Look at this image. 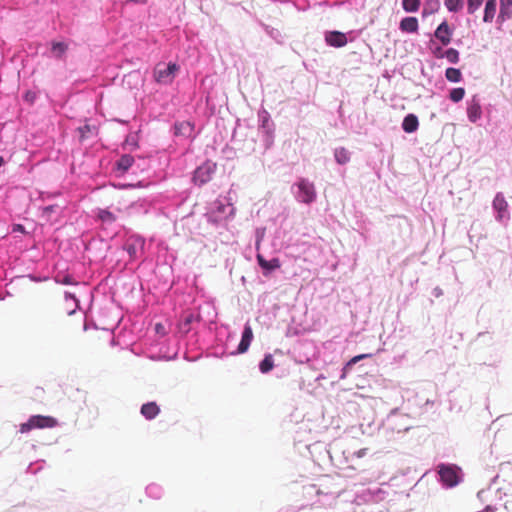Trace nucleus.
Instances as JSON below:
<instances>
[{
    "label": "nucleus",
    "mask_w": 512,
    "mask_h": 512,
    "mask_svg": "<svg viewBox=\"0 0 512 512\" xmlns=\"http://www.w3.org/2000/svg\"><path fill=\"white\" fill-rule=\"evenodd\" d=\"M419 127V121L416 115L408 114L402 122V128L406 133H413Z\"/></svg>",
    "instance_id": "ddd939ff"
},
{
    "label": "nucleus",
    "mask_w": 512,
    "mask_h": 512,
    "mask_svg": "<svg viewBox=\"0 0 512 512\" xmlns=\"http://www.w3.org/2000/svg\"><path fill=\"white\" fill-rule=\"evenodd\" d=\"M252 339H253L252 328L249 324H246L244 327L243 333H242L241 341L238 345V349H237L238 353H245L248 350Z\"/></svg>",
    "instance_id": "1a4fd4ad"
},
{
    "label": "nucleus",
    "mask_w": 512,
    "mask_h": 512,
    "mask_svg": "<svg viewBox=\"0 0 512 512\" xmlns=\"http://www.w3.org/2000/svg\"><path fill=\"white\" fill-rule=\"evenodd\" d=\"M482 114L479 103L472 101L467 108V116L471 122H476Z\"/></svg>",
    "instance_id": "2eb2a0df"
},
{
    "label": "nucleus",
    "mask_w": 512,
    "mask_h": 512,
    "mask_svg": "<svg viewBox=\"0 0 512 512\" xmlns=\"http://www.w3.org/2000/svg\"><path fill=\"white\" fill-rule=\"evenodd\" d=\"M179 71V66L176 63H158L153 72L154 79L159 84H171Z\"/></svg>",
    "instance_id": "f257e3e1"
},
{
    "label": "nucleus",
    "mask_w": 512,
    "mask_h": 512,
    "mask_svg": "<svg viewBox=\"0 0 512 512\" xmlns=\"http://www.w3.org/2000/svg\"><path fill=\"white\" fill-rule=\"evenodd\" d=\"M145 241L137 235H132L127 238L124 244V250L128 253L130 260L138 259L144 249Z\"/></svg>",
    "instance_id": "7ed1b4c3"
},
{
    "label": "nucleus",
    "mask_w": 512,
    "mask_h": 512,
    "mask_svg": "<svg viewBox=\"0 0 512 512\" xmlns=\"http://www.w3.org/2000/svg\"><path fill=\"white\" fill-rule=\"evenodd\" d=\"M13 231H18V232H21V233H24L25 232V228L23 225L21 224H16L13 226Z\"/></svg>",
    "instance_id": "72a5a7b5"
},
{
    "label": "nucleus",
    "mask_w": 512,
    "mask_h": 512,
    "mask_svg": "<svg viewBox=\"0 0 512 512\" xmlns=\"http://www.w3.org/2000/svg\"><path fill=\"white\" fill-rule=\"evenodd\" d=\"M4 164V158L0 156V167Z\"/></svg>",
    "instance_id": "58836bf2"
},
{
    "label": "nucleus",
    "mask_w": 512,
    "mask_h": 512,
    "mask_svg": "<svg viewBox=\"0 0 512 512\" xmlns=\"http://www.w3.org/2000/svg\"><path fill=\"white\" fill-rule=\"evenodd\" d=\"M334 154L337 163L341 165L346 164L350 160L349 152L343 147L337 148Z\"/></svg>",
    "instance_id": "412c9836"
},
{
    "label": "nucleus",
    "mask_w": 512,
    "mask_h": 512,
    "mask_svg": "<svg viewBox=\"0 0 512 512\" xmlns=\"http://www.w3.org/2000/svg\"><path fill=\"white\" fill-rule=\"evenodd\" d=\"M511 6H512V0H501L499 17L502 18L503 20L505 18H510V16H511L510 7Z\"/></svg>",
    "instance_id": "4be33fe9"
},
{
    "label": "nucleus",
    "mask_w": 512,
    "mask_h": 512,
    "mask_svg": "<svg viewBox=\"0 0 512 512\" xmlns=\"http://www.w3.org/2000/svg\"><path fill=\"white\" fill-rule=\"evenodd\" d=\"M58 425L57 419L51 416L34 415L20 425V432L27 433L32 429L54 428Z\"/></svg>",
    "instance_id": "f03ea898"
},
{
    "label": "nucleus",
    "mask_w": 512,
    "mask_h": 512,
    "mask_svg": "<svg viewBox=\"0 0 512 512\" xmlns=\"http://www.w3.org/2000/svg\"><path fill=\"white\" fill-rule=\"evenodd\" d=\"M97 217L103 225H111L117 219L116 215L107 209H99Z\"/></svg>",
    "instance_id": "dca6fc26"
},
{
    "label": "nucleus",
    "mask_w": 512,
    "mask_h": 512,
    "mask_svg": "<svg viewBox=\"0 0 512 512\" xmlns=\"http://www.w3.org/2000/svg\"><path fill=\"white\" fill-rule=\"evenodd\" d=\"M465 96V90L464 88H454L450 91V94H449V98L451 99V101L457 103L459 101H461Z\"/></svg>",
    "instance_id": "a878e982"
},
{
    "label": "nucleus",
    "mask_w": 512,
    "mask_h": 512,
    "mask_svg": "<svg viewBox=\"0 0 512 512\" xmlns=\"http://www.w3.org/2000/svg\"><path fill=\"white\" fill-rule=\"evenodd\" d=\"M402 6L406 12H416L420 7V0H403Z\"/></svg>",
    "instance_id": "393cba45"
},
{
    "label": "nucleus",
    "mask_w": 512,
    "mask_h": 512,
    "mask_svg": "<svg viewBox=\"0 0 512 512\" xmlns=\"http://www.w3.org/2000/svg\"><path fill=\"white\" fill-rule=\"evenodd\" d=\"M57 282L65 284V285H74V284H76V281L70 275H64L62 278H60V276H58Z\"/></svg>",
    "instance_id": "c756f323"
},
{
    "label": "nucleus",
    "mask_w": 512,
    "mask_h": 512,
    "mask_svg": "<svg viewBox=\"0 0 512 512\" xmlns=\"http://www.w3.org/2000/svg\"><path fill=\"white\" fill-rule=\"evenodd\" d=\"M257 262L259 266L266 270L267 272H270L272 270L278 269L281 266L280 260L278 258H273L271 260H266L262 254L258 253L256 256Z\"/></svg>",
    "instance_id": "9b49d317"
},
{
    "label": "nucleus",
    "mask_w": 512,
    "mask_h": 512,
    "mask_svg": "<svg viewBox=\"0 0 512 512\" xmlns=\"http://www.w3.org/2000/svg\"><path fill=\"white\" fill-rule=\"evenodd\" d=\"M446 8L451 12L460 10L463 6V0H445Z\"/></svg>",
    "instance_id": "cd10ccee"
},
{
    "label": "nucleus",
    "mask_w": 512,
    "mask_h": 512,
    "mask_svg": "<svg viewBox=\"0 0 512 512\" xmlns=\"http://www.w3.org/2000/svg\"><path fill=\"white\" fill-rule=\"evenodd\" d=\"M259 245H260V242H259V241H257V243H256V248H257V249H259Z\"/></svg>",
    "instance_id": "ea45409f"
},
{
    "label": "nucleus",
    "mask_w": 512,
    "mask_h": 512,
    "mask_svg": "<svg viewBox=\"0 0 512 512\" xmlns=\"http://www.w3.org/2000/svg\"><path fill=\"white\" fill-rule=\"evenodd\" d=\"M418 20L416 17H405L400 22V29L403 32L414 33L418 31Z\"/></svg>",
    "instance_id": "4468645a"
},
{
    "label": "nucleus",
    "mask_w": 512,
    "mask_h": 512,
    "mask_svg": "<svg viewBox=\"0 0 512 512\" xmlns=\"http://www.w3.org/2000/svg\"><path fill=\"white\" fill-rule=\"evenodd\" d=\"M140 412L147 420H152L160 413V408L156 402L152 401L143 404Z\"/></svg>",
    "instance_id": "f8f14e48"
},
{
    "label": "nucleus",
    "mask_w": 512,
    "mask_h": 512,
    "mask_svg": "<svg viewBox=\"0 0 512 512\" xmlns=\"http://www.w3.org/2000/svg\"><path fill=\"white\" fill-rule=\"evenodd\" d=\"M445 77L450 82H459L462 79L461 71L457 68H447L445 71Z\"/></svg>",
    "instance_id": "aec40b11"
},
{
    "label": "nucleus",
    "mask_w": 512,
    "mask_h": 512,
    "mask_svg": "<svg viewBox=\"0 0 512 512\" xmlns=\"http://www.w3.org/2000/svg\"><path fill=\"white\" fill-rule=\"evenodd\" d=\"M365 357H367L366 354H361V355L354 356V359H356V361L358 362V361H360L361 359H363Z\"/></svg>",
    "instance_id": "c9c22d12"
},
{
    "label": "nucleus",
    "mask_w": 512,
    "mask_h": 512,
    "mask_svg": "<svg viewBox=\"0 0 512 512\" xmlns=\"http://www.w3.org/2000/svg\"><path fill=\"white\" fill-rule=\"evenodd\" d=\"M434 10L432 9L431 11H427V8L425 7L424 10H423V15H426V14H429V13H432Z\"/></svg>",
    "instance_id": "4c0bfd02"
},
{
    "label": "nucleus",
    "mask_w": 512,
    "mask_h": 512,
    "mask_svg": "<svg viewBox=\"0 0 512 512\" xmlns=\"http://www.w3.org/2000/svg\"><path fill=\"white\" fill-rule=\"evenodd\" d=\"M68 45L64 42H52V52L55 57L61 58L67 51Z\"/></svg>",
    "instance_id": "5701e85b"
},
{
    "label": "nucleus",
    "mask_w": 512,
    "mask_h": 512,
    "mask_svg": "<svg viewBox=\"0 0 512 512\" xmlns=\"http://www.w3.org/2000/svg\"><path fill=\"white\" fill-rule=\"evenodd\" d=\"M194 320V315L192 313H189L187 314L184 319H183V325L184 327H187L186 328V331H189V325L190 323H192V321Z\"/></svg>",
    "instance_id": "7c9ffc66"
},
{
    "label": "nucleus",
    "mask_w": 512,
    "mask_h": 512,
    "mask_svg": "<svg viewBox=\"0 0 512 512\" xmlns=\"http://www.w3.org/2000/svg\"><path fill=\"white\" fill-rule=\"evenodd\" d=\"M213 173V168L207 165L201 166L196 169L194 173V181L199 184H204L210 180Z\"/></svg>",
    "instance_id": "9d476101"
},
{
    "label": "nucleus",
    "mask_w": 512,
    "mask_h": 512,
    "mask_svg": "<svg viewBox=\"0 0 512 512\" xmlns=\"http://www.w3.org/2000/svg\"><path fill=\"white\" fill-rule=\"evenodd\" d=\"M134 163V158L131 155L125 154L117 161V168L126 172Z\"/></svg>",
    "instance_id": "a211bd4d"
},
{
    "label": "nucleus",
    "mask_w": 512,
    "mask_h": 512,
    "mask_svg": "<svg viewBox=\"0 0 512 512\" xmlns=\"http://www.w3.org/2000/svg\"><path fill=\"white\" fill-rule=\"evenodd\" d=\"M298 194L297 198L306 204L312 203L316 199V191L313 183H310L306 179H301L298 183Z\"/></svg>",
    "instance_id": "39448f33"
},
{
    "label": "nucleus",
    "mask_w": 512,
    "mask_h": 512,
    "mask_svg": "<svg viewBox=\"0 0 512 512\" xmlns=\"http://www.w3.org/2000/svg\"><path fill=\"white\" fill-rule=\"evenodd\" d=\"M432 53L434 57L441 59L444 58L445 51H443L441 47H436L435 49H433Z\"/></svg>",
    "instance_id": "473e14b6"
},
{
    "label": "nucleus",
    "mask_w": 512,
    "mask_h": 512,
    "mask_svg": "<svg viewBox=\"0 0 512 512\" xmlns=\"http://www.w3.org/2000/svg\"><path fill=\"white\" fill-rule=\"evenodd\" d=\"M467 2H468V6H467L468 13L473 14L480 8V6L483 3V0H467Z\"/></svg>",
    "instance_id": "c85d7f7f"
},
{
    "label": "nucleus",
    "mask_w": 512,
    "mask_h": 512,
    "mask_svg": "<svg viewBox=\"0 0 512 512\" xmlns=\"http://www.w3.org/2000/svg\"><path fill=\"white\" fill-rule=\"evenodd\" d=\"M274 368V360L271 354L265 355L264 359L260 362L259 369L262 373H268Z\"/></svg>",
    "instance_id": "6ab92c4d"
},
{
    "label": "nucleus",
    "mask_w": 512,
    "mask_h": 512,
    "mask_svg": "<svg viewBox=\"0 0 512 512\" xmlns=\"http://www.w3.org/2000/svg\"><path fill=\"white\" fill-rule=\"evenodd\" d=\"M193 128L189 122H182L175 125L176 135H190Z\"/></svg>",
    "instance_id": "b1692460"
},
{
    "label": "nucleus",
    "mask_w": 512,
    "mask_h": 512,
    "mask_svg": "<svg viewBox=\"0 0 512 512\" xmlns=\"http://www.w3.org/2000/svg\"><path fill=\"white\" fill-rule=\"evenodd\" d=\"M496 13V0H488L484 10V22H492Z\"/></svg>",
    "instance_id": "f3484780"
},
{
    "label": "nucleus",
    "mask_w": 512,
    "mask_h": 512,
    "mask_svg": "<svg viewBox=\"0 0 512 512\" xmlns=\"http://www.w3.org/2000/svg\"><path fill=\"white\" fill-rule=\"evenodd\" d=\"M78 131L80 133V137L84 139L87 136V134L91 131V128L89 125H84L82 127H79Z\"/></svg>",
    "instance_id": "2f4dec72"
},
{
    "label": "nucleus",
    "mask_w": 512,
    "mask_h": 512,
    "mask_svg": "<svg viewBox=\"0 0 512 512\" xmlns=\"http://www.w3.org/2000/svg\"><path fill=\"white\" fill-rule=\"evenodd\" d=\"M444 58H446L448 62L456 64L459 61V52L454 48H449L445 51Z\"/></svg>",
    "instance_id": "bb28decb"
},
{
    "label": "nucleus",
    "mask_w": 512,
    "mask_h": 512,
    "mask_svg": "<svg viewBox=\"0 0 512 512\" xmlns=\"http://www.w3.org/2000/svg\"><path fill=\"white\" fill-rule=\"evenodd\" d=\"M493 208L497 212V220L503 221L509 218L508 203L502 193H497L493 200Z\"/></svg>",
    "instance_id": "423d86ee"
},
{
    "label": "nucleus",
    "mask_w": 512,
    "mask_h": 512,
    "mask_svg": "<svg viewBox=\"0 0 512 512\" xmlns=\"http://www.w3.org/2000/svg\"><path fill=\"white\" fill-rule=\"evenodd\" d=\"M356 363H357V361H356V359H354V357H353V358H351V359L348 361V363L346 364V367H350V366H352V365H354V364H356Z\"/></svg>",
    "instance_id": "f704fd0d"
},
{
    "label": "nucleus",
    "mask_w": 512,
    "mask_h": 512,
    "mask_svg": "<svg viewBox=\"0 0 512 512\" xmlns=\"http://www.w3.org/2000/svg\"><path fill=\"white\" fill-rule=\"evenodd\" d=\"M366 449H361L358 451L357 455L358 457H362L365 454Z\"/></svg>",
    "instance_id": "e433bc0d"
},
{
    "label": "nucleus",
    "mask_w": 512,
    "mask_h": 512,
    "mask_svg": "<svg viewBox=\"0 0 512 512\" xmlns=\"http://www.w3.org/2000/svg\"><path fill=\"white\" fill-rule=\"evenodd\" d=\"M434 35L444 46H446L451 42L452 30L448 23L444 21L437 27Z\"/></svg>",
    "instance_id": "6e6552de"
},
{
    "label": "nucleus",
    "mask_w": 512,
    "mask_h": 512,
    "mask_svg": "<svg viewBox=\"0 0 512 512\" xmlns=\"http://www.w3.org/2000/svg\"><path fill=\"white\" fill-rule=\"evenodd\" d=\"M325 41L327 45L335 48L344 47L348 43L346 34L340 31L326 32Z\"/></svg>",
    "instance_id": "0eeeda50"
},
{
    "label": "nucleus",
    "mask_w": 512,
    "mask_h": 512,
    "mask_svg": "<svg viewBox=\"0 0 512 512\" xmlns=\"http://www.w3.org/2000/svg\"><path fill=\"white\" fill-rule=\"evenodd\" d=\"M438 469L441 481L447 487H454L459 483L458 469L455 466L441 464Z\"/></svg>",
    "instance_id": "20e7f679"
}]
</instances>
